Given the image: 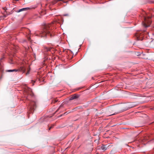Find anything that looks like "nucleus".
<instances>
[{
	"label": "nucleus",
	"mask_w": 154,
	"mask_h": 154,
	"mask_svg": "<svg viewBox=\"0 0 154 154\" xmlns=\"http://www.w3.org/2000/svg\"><path fill=\"white\" fill-rule=\"evenodd\" d=\"M144 139H145H145L147 140V138H144Z\"/></svg>",
	"instance_id": "a211bd4d"
},
{
	"label": "nucleus",
	"mask_w": 154,
	"mask_h": 154,
	"mask_svg": "<svg viewBox=\"0 0 154 154\" xmlns=\"http://www.w3.org/2000/svg\"><path fill=\"white\" fill-rule=\"evenodd\" d=\"M26 71V67L24 65H22L18 69H10L7 70V72H13L19 71L23 73L25 72Z\"/></svg>",
	"instance_id": "7ed1b4c3"
},
{
	"label": "nucleus",
	"mask_w": 154,
	"mask_h": 154,
	"mask_svg": "<svg viewBox=\"0 0 154 154\" xmlns=\"http://www.w3.org/2000/svg\"><path fill=\"white\" fill-rule=\"evenodd\" d=\"M30 67L29 66L28 67V68L27 69V72L26 73V75H27L28 74H29V72L30 70Z\"/></svg>",
	"instance_id": "f8f14e48"
},
{
	"label": "nucleus",
	"mask_w": 154,
	"mask_h": 154,
	"mask_svg": "<svg viewBox=\"0 0 154 154\" xmlns=\"http://www.w3.org/2000/svg\"><path fill=\"white\" fill-rule=\"evenodd\" d=\"M51 24L45 25L44 27L43 30L40 33L39 36L42 37H46L50 36L51 38L54 36V35L52 30L51 27Z\"/></svg>",
	"instance_id": "f257e3e1"
},
{
	"label": "nucleus",
	"mask_w": 154,
	"mask_h": 154,
	"mask_svg": "<svg viewBox=\"0 0 154 154\" xmlns=\"http://www.w3.org/2000/svg\"><path fill=\"white\" fill-rule=\"evenodd\" d=\"M36 107V103L35 101H32L30 104V108L32 110H34Z\"/></svg>",
	"instance_id": "20e7f679"
},
{
	"label": "nucleus",
	"mask_w": 154,
	"mask_h": 154,
	"mask_svg": "<svg viewBox=\"0 0 154 154\" xmlns=\"http://www.w3.org/2000/svg\"><path fill=\"white\" fill-rule=\"evenodd\" d=\"M53 126H54V125H53V126H51L50 127V128H49V130H50L51 128H53Z\"/></svg>",
	"instance_id": "4468645a"
},
{
	"label": "nucleus",
	"mask_w": 154,
	"mask_h": 154,
	"mask_svg": "<svg viewBox=\"0 0 154 154\" xmlns=\"http://www.w3.org/2000/svg\"><path fill=\"white\" fill-rule=\"evenodd\" d=\"M62 106V105H61L60 106V107H59V108H58V109L56 111V112H57V111L59 109H60V108Z\"/></svg>",
	"instance_id": "2eb2a0df"
},
{
	"label": "nucleus",
	"mask_w": 154,
	"mask_h": 154,
	"mask_svg": "<svg viewBox=\"0 0 154 154\" xmlns=\"http://www.w3.org/2000/svg\"><path fill=\"white\" fill-rule=\"evenodd\" d=\"M134 106H131V107H130V108H132Z\"/></svg>",
	"instance_id": "f3484780"
},
{
	"label": "nucleus",
	"mask_w": 154,
	"mask_h": 154,
	"mask_svg": "<svg viewBox=\"0 0 154 154\" xmlns=\"http://www.w3.org/2000/svg\"><path fill=\"white\" fill-rule=\"evenodd\" d=\"M151 18H152V17L151 16H147L144 17V21L142 23L144 27H147L149 26L151 23Z\"/></svg>",
	"instance_id": "f03ea898"
},
{
	"label": "nucleus",
	"mask_w": 154,
	"mask_h": 154,
	"mask_svg": "<svg viewBox=\"0 0 154 154\" xmlns=\"http://www.w3.org/2000/svg\"><path fill=\"white\" fill-rule=\"evenodd\" d=\"M4 57H2L0 59V71L2 72L3 71V65L1 63V60L4 59Z\"/></svg>",
	"instance_id": "0eeeda50"
},
{
	"label": "nucleus",
	"mask_w": 154,
	"mask_h": 154,
	"mask_svg": "<svg viewBox=\"0 0 154 154\" xmlns=\"http://www.w3.org/2000/svg\"><path fill=\"white\" fill-rule=\"evenodd\" d=\"M51 48H48L46 47H44L43 48V51L44 52H45H45H47L50 51H51Z\"/></svg>",
	"instance_id": "423d86ee"
},
{
	"label": "nucleus",
	"mask_w": 154,
	"mask_h": 154,
	"mask_svg": "<svg viewBox=\"0 0 154 154\" xmlns=\"http://www.w3.org/2000/svg\"><path fill=\"white\" fill-rule=\"evenodd\" d=\"M108 147V146L106 145H102L101 147V149L103 151H105L107 149Z\"/></svg>",
	"instance_id": "6e6552de"
},
{
	"label": "nucleus",
	"mask_w": 154,
	"mask_h": 154,
	"mask_svg": "<svg viewBox=\"0 0 154 154\" xmlns=\"http://www.w3.org/2000/svg\"><path fill=\"white\" fill-rule=\"evenodd\" d=\"M152 30L154 31V26L153 27V28Z\"/></svg>",
	"instance_id": "dca6fc26"
},
{
	"label": "nucleus",
	"mask_w": 154,
	"mask_h": 154,
	"mask_svg": "<svg viewBox=\"0 0 154 154\" xmlns=\"http://www.w3.org/2000/svg\"><path fill=\"white\" fill-rule=\"evenodd\" d=\"M57 101H58V100H57L56 99L54 100V101H53V102L54 103H55L57 102Z\"/></svg>",
	"instance_id": "ddd939ff"
},
{
	"label": "nucleus",
	"mask_w": 154,
	"mask_h": 154,
	"mask_svg": "<svg viewBox=\"0 0 154 154\" xmlns=\"http://www.w3.org/2000/svg\"><path fill=\"white\" fill-rule=\"evenodd\" d=\"M123 111V110H120L118 112H115V113H111L109 114V116H111V115H115V114H118L119 113H120V112Z\"/></svg>",
	"instance_id": "9d476101"
},
{
	"label": "nucleus",
	"mask_w": 154,
	"mask_h": 154,
	"mask_svg": "<svg viewBox=\"0 0 154 154\" xmlns=\"http://www.w3.org/2000/svg\"><path fill=\"white\" fill-rule=\"evenodd\" d=\"M28 9H29V8H22V9L19 10L17 12H19L22 11L26 10Z\"/></svg>",
	"instance_id": "9b49d317"
},
{
	"label": "nucleus",
	"mask_w": 154,
	"mask_h": 154,
	"mask_svg": "<svg viewBox=\"0 0 154 154\" xmlns=\"http://www.w3.org/2000/svg\"><path fill=\"white\" fill-rule=\"evenodd\" d=\"M9 63L11 64H14L15 63V61H14L13 58H11L9 60Z\"/></svg>",
	"instance_id": "1a4fd4ad"
},
{
	"label": "nucleus",
	"mask_w": 154,
	"mask_h": 154,
	"mask_svg": "<svg viewBox=\"0 0 154 154\" xmlns=\"http://www.w3.org/2000/svg\"><path fill=\"white\" fill-rule=\"evenodd\" d=\"M79 96L78 95L74 94L72 95L69 98V100H72L73 99H76L79 97Z\"/></svg>",
	"instance_id": "39448f33"
}]
</instances>
